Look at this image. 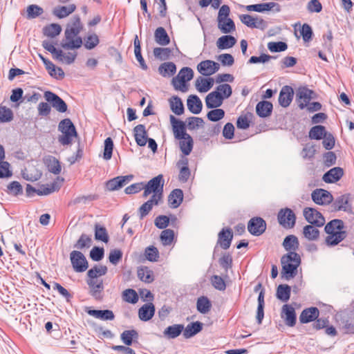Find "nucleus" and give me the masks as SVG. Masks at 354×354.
Returning a JSON list of instances; mask_svg holds the SVG:
<instances>
[{
  "instance_id": "nucleus-1",
  "label": "nucleus",
  "mask_w": 354,
  "mask_h": 354,
  "mask_svg": "<svg viewBox=\"0 0 354 354\" xmlns=\"http://www.w3.org/2000/svg\"><path fill=\"white\" fill-rule=\"evenodd\" d=\"M282 245L288 252L281 259V274L282 278L290 280L297 275V268L301 264V257L296 252L299 249V242L296 236L288 235L284 239Z\"/></svg>"
},
{
  "instance_id": "nucleus-2",
  "label": "nucleus",
  "mask_w": 354,
  "mask_h": 354,
  "mask_svg": "<svg viewBox=\"0 0 354 354\" xmlns=\"http://www.w3.org/2000/svg\"><path fill=\"white\" fill-rule=\"evenodd\" d=\"M58 131L62 133L58 136V142L62 145H68L73 142V139L77 136L75 127L69 118H66L59 123Z\"/></svg>"
},
{
  "instance_id": "nucleus-3",
  "label": "nucleus",
  "mask_w": 354,
  "mask_h": 354,
  "mask_svg": "<svg viewBox=\"0 0 354 354\" xmlns=\"http://www.w3.org/2000/svg\"><path fill=\"white\" fill-rule=\"evenodd\" d=\"M163 186L164 180L162 175L153 178L146 185H144L143 197L147 198L153 193L151 198L160 201L162 197Z\"/></svg>"
},
{
  "instance_id": "nucleus-4",
  "label": "nucleus",
  "mask_w": 354,
  "mask_h": 354,
  "mask_svg": "<svg viewBox=\"0 0 354 354\" xmlns=\"http://www.w3.org/2000/svg\"><path fill=\"white\" fill-rule=\"evenodd\" d=\"M42 46L53 55L55 59L66 64H73L77 57L76 53H64L62 50L57 49L50 41L47 40L42 41Z\"/></svg>"
},
{
  "instance_id": "nucleus-5",
  "label": "nucleus",
  "mask_w": 354,
  "mask_h": 354,
  "mask_svg": "<svg viewBox=\"0 0 354 354\" xmlns=\"http://www.w3.org/2000/svg\"><path fill=\"white\" fill-rule=\"evenodd\" d=\"M60 45L66 50L77 49L82 46V39L77 35L66 29L64 38L62 40Z\"/></svg>"
},
{
  "instance_id": "nucleus-6",
  "label": "nucleus",
  "mask_w": 354,
  "mask_h": 354,
  "mask_svg": "<svg viewBox=\"0 0 354 354\" xmlns=\"http://www.w3.org/2000/svg\"><path fill=\"white\" fill-rule=\"evenodd\" d=\"M279 223L285 228H292L296 223V216L293 211L288 207L281 209L277 215Z\"/></svg>"
},
{
  "instance_id": "nucleus-7",
  "label": "nucleus",
  "mask_w": 354,
  "mask_h": 354,
  "mask_svg": "<svg viewBox=\"0 0 354 354\" xmlns=\"http://www.w3.org/2000/svg\"><path fill=\"white\" fill-rule=\"evenodd\" d=\"M70 259L73 270L77 272H83L88 267L85 256L80 251H72L70 254Z\"/></svg>"
},
{
  "instance_id": "nucleus-8",
  "label": "nucleus",
  "mask_w": 354,
  "mask_h": 354,
  "mask_svg": "<svg viewBox=\"0 0 354 354\" xmlns=\"http://www.w3.org/2000/svg\"><path fill=\"white\" fill-rule=\"evenodd\" d=\"M303 214L309 223L317 227H322L325 223V218L323 215L315 208L305 207Z\"/></svg>"
},
{
  "instance_id": "nucleus-9",
  "label": "nucleus",
  "mask_w": 354,
  "mask_h": 354,
  "mask_svg": "<svg viewBox=\"0 0 354 354\" xmlns=\"http://www.w3.org/2000/svg\"><path fill=\"white\" fill-rule=\"evenodd\" d=\"M241 21L250 28H259L264 30L267 28V22L261 17L258 16L254 17L248 14L239 15Z\"/></svg>"
},
{
  "instance_id": "nucleus-10",
  "label": "nucleus",
  "mask_w": 354,
  "mask_h": 354,
  "mask_svg": "<svg viewBox=\"0 0 354 354\" xmlns=\"http://www.w3.org/2000/svg\"><path fill=\"white\" fill-rule=\"evenodd\" d=\"M44 97L48 102H50L52 106L60 113H64L67 111V104L57 94L51 91H46Z\"/></svg>"
},
{
  "instance_id": "nucleus-11",
  "label": "nucleus",
  "mask_w": 354,
  "mask_h": 354,
  "mask_svg": "<svg viewBox=\"0 0 354 354\" xmlns=\"http://www.w3.org/2000/svg\"><path fill=\"white\" fill-rule=\"evenodd\" d=\"M248 230L252 235L260 236L266 230V223L261 217L252 218L248 223Z\"/></svg>"
},
{
  "instance_id": "nucleus-12",
  "label": "nucleus",
  "mask_w": 354,
  "mask_h": 354,
  "mask_svg": "<svg viewBox=\"0 0 354 354\" xmlns=\"http://www.w3.org/2000/svg\"><path fill=\"white\" fill-rule=\"evenodd\" d=\"M313 201L317 205H326L330 204L333 197L327 190L323 189H316L311 194Z\"/></svg>"
},
{
  "instance_id": "nucleus-13",
  "label": "nucleus",
  "mask_w": 354,
  "mask_h": 354,
  "mask_svg": "<svg viewBox=\"0 0 354 354\" xmlns=\"http://www.w3.org/2000/svg\"><path fill=\"white\" fill-rule=\"evenodd\" d=\"M313 91L307 87H299L296 92V101L301 109L306 108L312 99Z\"/></svg>"
},
{
  "instance_id": "nucleus-14",
  "label": "nucleus",
  "mask_w": 354,
  "mask_h": 354,
  "mask_svg": "<svg viewBox=\"0 0 354 354\" xmlns=\"http://www.w3.org/2000/svg\"><path fill=\"white\" fill-rule=\"evenodd\" d=\"M169 120L172 126V130L174 135V138L176 140L183 139L187 137V136H190L186 132V126L183 121L176 119L172 115H170Z\"/></svg>"
},
{
  "instance_id": "nucleus-15",
  "label": "nucleus",
  "mask_w": 354,
  "mask_h": 354,
  "mask_svg": "<svg viewBox=\"0 0 354 354\" xmlns=\"http://www.w3.org/2000/svg\"><path fill=\"white\" fill-rule=\"evenodd\" d=\"M219 64L212 60L202 61L197 66L198 71L204 76L214 74L219 70Z\"/></svg>"
},
{
  "instance_id": "nucleus-16",
  "label": "nucleus",
  "mask_w": 354,
  "mask_h": 354,
  "mask_svg": "<svg viewBox=\"0 0 354 354\" xmlns=\"http://www.w3.org/2000/svg\"><path fill=\"white\" fill-rule=\"evenodd\" d=\"M86 283L90 288L91 295L95 299L100 298L101 293L104 290L103 280L97 277H88Z\"/></svg>"
},
{
  "instance_id": "nucleus-17",
  "label": "nucleus",
  "mask_w": 354,
  "mask_h": 354,
  "mask_svg": "<svg viewBox=\"0 0 354 354\" xmlns=\"http://www.w3.org/2000/svg\"><path fill=\"white\" fill-rule=\"evenodd\" d=\"M245 8L248 11H254L258 12H263L270 11L272 9L275 12H279L281 11V6L279 3L275 2L263 3L259 4L246 6Z\"/></svg>"
},
{
  "instance_id": "nucleus-18",
  "label": "nucleus",
  "mask_w": 354,
  "mask_h": 354,
  "mask_svg": "<svg viewBox=\"0 0 354 354\" xmlns=\"http://www.w3.org/2000/svg\"><path fill=\"white\" fill-rule=\"evenodd\" d=\"M319 316V310L317 307H310L302 310L299 316L301 324H307L317 319Z\"/></svg>"
},
{
  "instance_id": "nucleus-19",
  "label": "nucleus",
  "mask_w": 354,
  "mask_h": 354,
  "mask_svg": "<svg viewBox=\"0 0 354 354\" xmlns=\"http://www.w3.org/2000/svg\"><path fill=\"white\" fill-rule=\"evenodd\" d=\"M294 91L292 87L284 86L282 87L279 96V103L283 107H287L292 100Z\"/></svg>"
},
{
  "instance_id": "nucleus-20",
  "label": "nucleus",
  "mask_w": 354,
  "mask_h": 354,
  "mask_svg": "<svg viewBox=\"0 0 354 354\" xmlns=\"http://www.w3.org/2000/svg\"><path fill=\"white\" fill-rule=\"evenodd\" d=\"M281 317L284 319L287 326L292 327L296 324V313L295 308L288 304H285L282 307Z\"/></svg>"
},
{
  "instance_id": "nucleus-21",
  "label": "nucleus",
  "mask_w": 354,
  "mask_h": 354,
  "mask_svg": "<svg viewBox=\"0 0 354 354\" xmlns=\"http://www.w3.org/2000/svg\"><path fill=\"white\" fill-rule=\"evenodd\" d=\"M232 238L233 234L232 230L230 228H223L218 233V239L217 243L219 244L223 249L227 250L230 248L231 245Z\"/></svg>"
},
{
  "instance_id": "nucleus-22",
  "label": "nucleus",
  "mask_w": 354,
  "mask_h": 354,
  "mask_svg": "<svg viewBox=\"0 0 354 354\" xmlns=\"http://www.w3.org/2000/svg\"><path fill=\"white\" fill-rule=\"evenodd\" d=\"M223 102V97L219 92L212 91L205 97V105L208 109L218 108L222 105Z\"/></svg>"
},
{
  "instance_id": "nucleus-23",
  "label": "nucleus",
  "mask_w": 354,
  "mask_h": 354,
  "mask_svg": "<svg viewBox=\"0 0 354 354\" xmlns=\"http://www.w3.org/2000/svg\"><path fill=\"white\" fill-rule=\"evenodd\" d=\"M344 175V171L341 167H337L330 169L323 176V180L327 183H333L338 181Z\"/></svg>"
},
{
  "instance_id": "nucleus-24",
  "label": "nucleus",
  "mask_w": 354,
  "mask_h": 354,
  "mask_svg": "<svg viewBox=\"0 0 354 354\" xmlns=\"http://www.w3.org/2000/svg\"><path fill=\"white\" fill-rule=\"evenodd\" d=\"M76 10V6L73 3L68 6H56L53 10V15L59 19L68 17Z\"/></svg>"
},
{
  "instance_id": "nucleus-25",
  "label": "nucleus",
  "mask_w": 354,
  "mask_h": 354,
  "mask_svg": "<svg viewBox=\"0 0 354 354\" xmlns=\"http://www.w3.org/2000/svg\"><path fill=\"white\" fill-rule=\"evenodd\" d=\"M134 137L138 145L143 147L147 142V133L143 124H138L133 129Z\"/></svg>"
},
{
  "instance_id": "nucleus-26",
  "label": "nucleus",
  "mask_w": 354,
  "mask_h": 354,
  "mask_svg": "<svg viewBox=\"0 0 354 354\" xmlns=\"http://www.w3.org/2000/svg\"><path fill=\"white\" fill-rule=\"evenodd\" d=\"M155 307L152 303L144 304L138 310V317L140 320L147 322L154 315Z\"/></svg>"
},
{
  "instance_id": "nucleus-27",
  "label": "nucleus",
  "mask_w": 354,
  "mask_h": 354,
  "mask_svg": "<svg viewBox=\"0 0 354 354\" xmlns=\"http://www.w3.org/2000/svg\"><path fill=\"white\" fill-rule=\"evenodd\" d=\"M183 200V192L180 189H174L168 196V203L170 207L177 208Z\"/></svg>"
},
{
  "instance_id": "nucleus-28",
  "label": "nucleus",
  "mask_w": 354,
  "mask_h": 354,
  "mask_svg": "<svg viewBox=\"0 0 354 354\" xmlns=\"http://www.w3.org/2000/svg\"><path fill=\"white\" fill-rule=\"evenodd\" d=\"M187 105L189 111L194 114H198L201 112L203 104L200 98L196 95L189 96Z\"/></svg>"
},
{
  "instance_id": "nucleus-29",
  "label": "nucleus",
  "mask_w": 354,
  "mask_h": 354,
  "mask_svg": "<svg viewBox=\"0 0 354 354\" xmlns=\"http://www.w3.org/2000/svg\"><path fill=\"white\" fill-rule=\"evenodd\" d=\"M325 242L328 246H335L338 245L346 237V232H337L333 233H326Z\"/></svg>"
},
{
  "instance_id": "nucleus-30",
  "label": "nucleus",
  "mask_w": 354,
  "mask_h": 354,
  "mask_svg": "<svg viewBox=\"0 0 354 354\" xmlns=\"http://www.w3.org/2000/svg\"><path fill=\"white\" fill-rule=\"evenodd\" d=\"M272 104L268 101L259 102L256 106L257 115L261 118L270 116L272 111Z\"/></svg>"
},
{
  "instance_id": "nucleus-31",
  "label": "nucleus",
  "mask_w": 354,
  "mask_h": 354,
  "mask_svg": "<svg viewBox=\"0 0 354 354\" xmlns=\"http://www.w3.org/2000/svg\"><path fill=\"white\" fill-rule=\"evenodd\" d=\"M44 162L47 166L50 172L54 174H59L61 172L60 162L56 158L52 156H45L44 158Z\"/></svg>"
},
{
  "instance_id": "nucleus-32",
  "label": "nucleus",
  "mask_w": 354,
  "mask_h": 354,
  "mask_svg": "<svg viewBox=\"0 0 354 354\" xmlns=\"http://www.w3.org/2000/svg\"><path fill=\"white\" fill-rule=\"evenodd\" d=\"M203 329V324L200 322H195L189 324L185 328L183 329V336L186 339H189L199 332H201Z\"/></svg>"
},
{
  "instance_id": "nucleus-33",
  "label": "nucleus",
  "mask_w": 354,
  "mask_h": 354,
  "mask_svg": "<svg viewBox=\"0 0 354 354\" xmlns=\"http://www.w3.org/2000/svg\"><path fill=\"white\" fill-rule=\"evenodd\" d=\"M236 42L234 37L226 35L221 36L216 41V46L219 50L228 49L233 47Z\"/></svg>"
},
{
  "instance_id": "nucleus-34",
  "label": "nucleus",
  "mask_w": 354,
  "mask_h": 354,
  "mask_svg": "<svg viewBox=\"0 0 354 354\" xmlns=\"http://www.w3.org/2000/svg\"><path fill=\"white\" fill-rule=\"evenodd\" d=\"M214 85V80L211 77L205 79L198 77L195 82L196 89L201 93L207 92Z\"/></svg>"
},
{
  "instance_id": "nucleus-35",
  "label": "nucleus",
  "mask_w": 354,
  "mask_h": 354,
  "mask_svg": "<svg viewBox=\"0 0 354 354\" xmlns=\"http://www.w3.org/2000/svg\"><path fill=\"white\" fill-rule=\"evenodd\" d=\"M184 326L183 324H174L167 327L163 334L168 339H174L183 333Z\"/></svg>"
},
{
  "instance_id": "nucleus-36",
  "label": "nucleus",
  "mask_w": 354,
  "mask_h": 354,
  "mask_svg": "<svg viewBox=\"0 0 354 354\" xmlns=\"http://www.w3.org/2000/svg\"><path fill=\"white\" fill-rule=\"evenodd\" d=\"M88 314L102 320H113L115 315L110 310H90Z\"/></svg>"
},
{
  "instance_id": "nucleus-37",
  "label": "nucleus",
  "mask_w": 354,
  "mask_h": 354,
  "mask_svg": "<svg viewBox=\"0 0 354 354\" xmlns=\"http://www.w3.org/2000/svg\"><path fill=\"white\" fill-rule=\"evenodd\" d=\"M170 109L174 113L180 115L184 113V106L181 99L178 96H173L169 100Z\"/></svg>"
},
{
  "instance_id": "nucleus-38",
  "label": "nucleus",
  "mask_w": 354,
  "mask_h": 354,
  "mask_svg": "<svg viewBox=\"0 0 354 354\" xmlns=\"http://www.w3.org/2000/svg\"><path fill=\"white\" fill-rule=\"evenodd\" d=\"M218 28L222 33L228 34L234 32L236 29L235 24L232 19L218 20Z\"/></svg>"
},
{
  "instance_id": "nucleus-39",
  "label": "nucleus",
  "mask_w": 354,
  "mask_h": 354,
  "mask_svg": "<svg viewBox=\"0 0 354 354\" xmlns=\"http://www.w3.org/2000/svg\"><path fill=\"white\" fill-rule=\"evenodd\" d=\"M154 37L156 41L162 46H166L170 42L169 37L162 27H159L155 30Z\"/></svg>"
},
{
  "instance_id": "nucleus-40",
  "label": "nucleus",
  "mask_w": 354,
  "mask_h": 354,
  "mask_svg": "<svg viewBox=\"0 0 354 354\" xmlns=\"http://www.w3.org/2000/svg\"><path fill=\"white\" fill-rule=\"evenodd\" d=\"M344 222L340 219H333L328 223L324 228L326 233H333L337 232H345Z\"/></svg>"
},
{
  "instance_id": "nucleus-41",
  "label": "nucleus",
  "mask_w": 354,
  "mask_h": 354,
  "mask_svg": "<svg viewBox=\"0 0 354 354\" xmlns=\"http://www.w3.org/2000/svg\"><path fill=\"white\" fill-rule=\"evenodd\" d=\"M314 225H306L303 229L304 236L308 241H316L319 236V231Z\"/></svg>"
},
{
  "instance_id": "nucleus-42",
  "label": "nucleus",
  "mask_w": 354,
  "mask_h": 354,
  "mask_svg": "<svg viewBox=\"0 0 354 354\" xmlns=\"http://www.w3.org/2000/svg\"><path fill=\"white\" fill-rule=\"evenodd\" d=\"M179 140V147L184 154V156H188L193 149V139L191 136H187L185 138L178 139Z\"/></svg>"
},
{
  "instance_id": "nucleus-43",
  "label": "nucleus",
  "mask_w": 354,
  "mask_h": 354,
  "mask_svg": "<svg viewBox=\"0 0 354 354\" xmlns=\"http://www.w3.org/2000/svg\"><path fill=\"white\" fill-rule=\"evenodd\" d=\"M197 310L202 314L207 313L211 308L212 304L209 299L205 296L198 297L196 302Z\"/></svg>"
},
{
  "instance_id": "nucleus-44",
  "label": "nucleus",
  "mask_w": 354,
  "mask_h": 354,
  "mask_svg": "<svg viewBox=\"0 0 354 354\" xmlns=\"http://www.w3.org/2000/svg\"><path fill=\"white\" fill-rule=\"evenodd\" d=\"M62 32V27L57 24H51L43 28V34L50 38H54Z\"/></svg>"
},
{
  "instance_id": "nucleus-45",
  "label": "nucleus",
  "mask_w": 354,
  "mask_h": 354,
  "mask_svg": "<svg viewBox=\"0 0 354 354\" xmlns=\"http://www.w3.org/2000/svg\"><path fill=\"white\" fill-rule=\"evenodd\" d=\"M158 71L163 77H171L176 73V67L173 62H165L159 66Z\"/></svg>"
},
{
  "instance_id": "nucleus-46",
  "label": "nucleus",
  "mask_w": 354,
  "mask_h": 354,
  "mask_svg": "<svg viewBox=\"0 0 354 354\" xmlns=\"http://www.w3.org/2000/svg\"><path fill=\"white\" fill-rule=\"evenodd\" d=\"M291 288L288 285L281 284L277 289V297L283 301L286 302L289 300L290 297Z\"/></svg>"
},
{
  "instance_id": "nucleus-47",
  "label": "nucleus",
  "mask_w": 354,
  "mask_h": 354,
  "mask_svg": "<svg viewBox=\"0 0 354 354\" xmlns=\"http://www.w3.org/2000/svg\"><path fill=\"white\" fill-rule=\"evenodd\" d=\"M122 342L127 346H131L133 344V339L138 338V333L136 330H127L120 335Z\"/></svg>"
},
{
  "instance_id": "nucleus-48",
  "label": "nucleus",
  "mask_w": 354,
  "mask_h": 354,
  "mask_svg": "<svg viewBox=\"0 0 354 354\" xmlns=\"http://www.w3.org/2000/svg\"><path fill=\"white\" fill-rule=\"evenodd\" d=\"M160 201L156 199L150 198L147 202L143 203L139 208L140 218H143L151 210L153 205H158Z\"/></svg>"
},
{
  "instance_id": "nucleus-49",
  "label": "nucleus",
  "mask_w": 354,
  "mask_h": 354,
  "mask_svg": "<svg viewBox=\"0 0 354 354\" xmlns=\"http://www.w3.org/2000/svg\"><path fill=\"white\" fill-rule=\"evenodd\" d=\"M138 277L141 281L145 283H151L153 281V271L147 267L139 268L138 270Z\"/></svg>"
},
{
  "instance_id": "nucleus-50",
  "label": "nucleus",
  "mask_w": 354,
  "mask_h": 354,
  "mask_svg": "<svg viewBox=\"0 0 354 354\" xmlns=\"http://www.w3.org/2000/svg\"><path fill=\"white\" fill-rule=\"evenodd\" d=\"M326 133L325 127L317 125L310 129L309 138L314 140H321Z\"/></svg>"
},
{
  "instance_id": "nucleus-51",
  "label": "nucleus",
  "mask_w": 354,
  "mask_h": 354,
  "mask_svg": "<svg viewBox=\"0 0 354 354\" xmlns=\"http://www.w3.org/2000/svg\"><path fill=\"white\" fill-rule=\"evenodd\" d=\"M107 270V267L105 266H95L88 271L87 276L90 278H100V277L105 275Z\"/></svg>"
},
{
  "instance_id": "nucleus-52",
  "label": "nucleus",
  "mask_w": 354,
  "mask_h": 354,
  "mask_svg": "<svg viewBox=\"0 0 354 354\" xmlns=\"http://www.w3.org/2000/svg\"><path fill=\"white\" fill-rule=\"evenodd\" d=\"M26 17L27 19H35L44 13V10L41 7L32 4L27 7L26 9Z\"/></svg>"
},
{
  "instance_id": "nucleus-53",
  "label": "nucleus",
  "mask_w": 354,
  "mask_h": 354,
  "mask_svg": "<svg viewBox=\"0 0 354 354\" xmlns=\"http://www.w3.org/2000/svg\"><path fill=\"white\" fill-rule=\"evenodd\" d=\"M95 239L104 243H107L109 241V236L104 227H102L99 224H96L95 225Z\"/></svg>"
},
{
  "instance_id": "nucleus-54",
  "label": "nucleus",
  "mask_w": 354,
  "mask_h": 354,
  "mask_svg": "<svg viewBox=\"0 0 354 354\" xmlns=\"http://www.w3.org/2000/svg\"><path fill=\"white\" fill-rule=\"evenodd\" d=\"M99 43L100 39L98 36L93 33L84 38V46L86 49L91 50L96 47Z\"/></svg>"
},
{
  "instance_id": "nucleus-55",
  "label": "nucleus",
  "mask_w": 354,
  "mask_h": 354,
  "mask_svg": "<svg viewBox=\"0 0 354 354\" xmlns=\"http://www.w3.org/2000/svg\"><path fill=\"white\" fill-rule=\"evenodd\" d=\"M160 241L164 245H169L172 243L174 238V232L172 230L166 229L160 234Z\"/></svg>"
},
{
  "instance_id": "nucleus-56",
  "label": "nucleus",
  "mask_w": 354,
  "mask_h": 354,
  "mask_svg": "<svg viewBox=\"0 0 354 354\" xmlns=\"http://www.w3.org/2000/svg\"><path fill=\"white\" fill-rule=\"evenodd\" d=\"M122 299L126 302L136 304L138 301V295L133 289H127L122 292Z\"/></svg>"
},
{
  "instance_id": "nucleus-57",
  "label": "nucleus",
  "mask_w": 354,
  "mask_h": 354,
  "mask_svg": "<svg viewBox=\"0 0 354 354\" xmlns=\"http://www.w3.org/2000/svg\"><path fill=\"white\" fill-rule=\"evenodd\" d=\"M82 29V24L80 21V18L78 16H75L73 18L72 22L71 24H68L66 30L72 32V33H75L76 35H79Z\"/></svg>"
},
{
  "instance_id": "nucleus-58",
  "label": "nucleus",
  "mask_w": 354,
  "mask_h": 354,
  "mask_svg": "<svg viewBox=\"0 0 354 354\" xmlns=\"http://www.w3.org/2000/svg\"><path fill=\"white\" fill-rule=\"evenodd\" d=\"M13 112L10 108L0 106V122L5 123L12 121Z\"/></svg>"
},
{
  "instance_id": "nucleus-59",
  "label": "nucleus",
  "mask_w": 354,
  "mask_h": 354,
  "mask_svg": "<svg viewBox=\"0 0 354 354\" xmlns=\"http://www.w3.org/2000/svg\"><path fill=\"white\" fill-rule=\"evenodd\" d=\"M180 78V82L182 83H186L191 80L194 76L193 70L189 67L183 68L177 75Z\"/></svg>"
},
{
  "instance_id": "nucleus-60",
  "label": "nucleus",
  "mask_w": 354,
  "mask_h": 354,
  "mask_svg": "<svg viewBox=\"0 0 354 354\" xmlns=\"http://www.w3.org/2000/svg\"><path fill=\"white\" fill-rule=\"evenodd\" d=\"M59 189L57 183H53L50 185H42L37 189V194L39 196L48 195Z\"/></svg>"
},
{
  "instance_id": "nucleus-61",
  "label": "nucleus",
  "mask_w": 354,
  "mask_h": 354,
  "mask_svg": "<svg viewBox=\"0 0 354 354\" xmlns=\"http://www.w3.org/2000/svg\"><path fill=\"white\" fill-rule=\"evenodd\" d=\"M224 116V110L217 108H214L213 110L209 111L207 114V119L212 122H217L223 119Z\"/></svg>"
},
{
  "instance_id": "nucleus-62",
  "label": "nucleus",
  "mask_w": 354,
  "mask_h": 354,
  "mask_svg": "<svg viewBox=\"0 0 354 354\" xmlns=\"http://www.w3.org/2000/svg\"><path fill=\"white\" fill-rule=\"evenodd\" d=\"M171 50L169 48H155L153 49V55L154 56L160 59L161 60H166L167 59L169 56L171 55Z\"/></svg>"
},
{
  "instance_id": "nucleus-63",
  "label": "nucleus",
  "mask_w": 354,
  "mask_h": 354,
  "mask_svg": "<svg viewBox=\"0 0 354 354\" xmlns=\"http://www.w3.org/2000/svg\"><path fill=\"white\" fill-rule=\"evenodd\" d=\"M145 255L149 261L155 262L158 261L159 252L154 246H149L145 249Z\"/></svg>"
},
{
  "instance_id": "nucleus-64",
  "label": "nucleus",
  "mask_w": 354,
  "mask_h": 354,
  "mask_svg": "<svg viewBox=\"0 0 354 354\" xmlns=\"http://www.w3.org/2000/svg\"><path fill=\"white\" fill-rule=\"evenodd\" d=\"M211 283L213 287L216 290L223 291L226 288L225 282L220 276L213 275L211 277Z\"/></svg>"
}]
</instances>
